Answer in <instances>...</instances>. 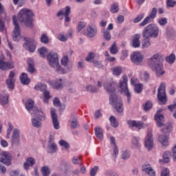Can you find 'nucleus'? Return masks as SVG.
I'll return each instance as SVG.
<instances>
[{
  "mask_svg": "<svg viewBox=\"0 0 176 176\" xmlns=\"http://www.w3.org/2000/svg\"><path fill=\"white\" fill-rule=\"evenodd\" d=\"M144 14H140L138 15L137 17L133 19V23H140V21H141V20L144 19Z\"/></svg>",
  "mask_w": 176,
  "mask_h": 176,
  "instance_id": "e2e57ef3",
  "label": "nucleus"
},
{
  "mask_svg": "<svg viewBox=\"0 0 176 176\" xmlns=\"http://www.w3.org/2000/svg\"><path fill=\"white\" fill-rule=\"evenodd\" d=\"M60 146H63L65 149H69V144L65 140H60L58 142Z\"/></svg>",
  "mask_w": 176,
  "mask_h": 176,
  "instance_id": "603ef678",
  "label": "nucleus"
},
{
  "mask_svg": "<svg viewBox=\"0 0 176 176\" xmlns=\"http://www.w3.org/2000/svg\"><path fill=\"white\" fill-rule=\"evenodd\" d=\"M35 164V160L33 157L27 158L26 162L23 164L25 170H30Z\"/></svg>",
  "mask_w": 176,
  "mask_h": 176,
  "instance_id": "5701e85b",
  "label": "nucleus"
},
{
  "mask_svg": "<svg viewBox=\"0 0 176 176\" xmlns=\"http://www.w3.org/2000/svg\"><path fill=\"white\" fill-rule=\"evenodd\" d=\"M168 109H169V111H170V112H174L173 113V118H175L176 119V103L175 102L173 104L168 105Z\"/></svg>",
  "mask_w": 176,
  "mask_h": 176,
  "instance_id": "37998d69",
  "label": "nucleus"
},
{
  "mask_svg": "<svg viewBox=\"0 0 176 176\" xmlns=\"http://www.w3.org/2000/svg\"><path fill=\"white\" fill-rule=\"evenodd\" d=\"M86 27V22L80 21L78 23V32H80V30L84 29Z\"/></svg>",
  "mask_w": 176,
  "mask_h": 176,
  "instance_id": "680f3d73",
  "label": "nucleus"
},
{
  "mask_svg": "<svg viewBox=\"0 0 176 176\" xmlns=\"http://www.w3.org/2000/svg\"><path fill=\"white\" fill-rule=\"evenodd\" d=\"M110 52L111 54H116L118 53V47L116 46V43H113L110 47Z\"/></svg>",
  "mask_w": 176,
  "mask_h": 176,
  "instance_id": "3c124183",
  "label": "nucleus"
},
{
  "mask_svg": "<svg viewBox=\"0 0 176 176\" xmlns=\"http://www.w3.org/2000/svg\"><path fill=\"white\" fill-rule=\"evenodd\" d=\"M41 43H44L45 45H47V43H49V37H47V34H43L41 35Z\"/></svg>",
  "mask_w": 176,
  "mask_h": 176,
  "instance_id": "79ce46f5",
  "label": "nucleus"
},
{
  "mask_svg": "<svg viewBox=\"0 0 176 176\" xmlns=\"http://www.w3.org/2000/svg\"><path fill=\"white\" fill-rule=\"evenodd\" d=\"M52 123L54 124V128L55 130H58L60 129V122H58V118H57V113H56V109H52L50 111Z\"/></svg>",
  "mask_w": 176,
  "mask_h": 176,
  "instance_id": "dca6fc26",
  "label": "nucleus"
},
{
  "mask_svg": "<svg viewBox=\"0 0 176 176\" xmlns=\"http://www.w3.org/2000/svg\"><path fill=\"white\" fill-rule=\"evenodd\" d=\"M98 171V166H94L90 171V175L91 176H96V174Z\"/></svg>",
  "mask_w": 176,
  "mask_h": 176,
  "instance_id": "774afa93",
  "label": "nucleus"
},
{
  "mask_svg": "<svg viewBox=\"0 0 176 176\" xmlns=\"http://www.w3.org/2000/svg\"><path fill=\"white\" fill-rule=\"evenodd\" d=\"M62 170L64 171L65 176H71L72 170L69 166H65L63 168H62Z\"/></svg>",
  "mask_w": 176,
  "mask_h": 176,
  "instance_id": "a19ab883",
  "label": "nucleus"
},
{
  "mask_svg": "<svg viewBox=\"0 0 176 176\" xmlns=\"http://www.w3.org/2000/svg\"><path fill=\"white\" fill-rule=\"evenodd\" d=\"M61 64L64 67H67L68 65V56H64L62 58Z\"/></svg>",
  "mask_w": 176,
  "mask_h": 176,
  "instance_id": "052dcab7",
  "label": "nucleus"
},
{
  "mask_svg": "<svg viewBox=\"0 0 176 176\" xmlns=\"http://www.w3.org/2000/svg\"><path fill=\"white\" fill-rule=\"evenodd\" d=\"M169 175H170V170H168V168H166L162 170L161 176H169Z\"/></svg>",
  "mask_w": 176,
  "mask_h": 176,
  "instance_id": "69168bd1",
  "label": "nucleus"
},
{
  "mask_svg": "<svg viewBox=\"0 0 176 176\" xmlns=\"http://www.w3.org/2000/svg\"><path fill=\"white\" fill-rule=\"evenodd\" d=\"M148 67L152 71H155L157 76H162L165 74L164 70H163V64L160 62V54L159 53L154 54L148 60Z\"/></svg>",
  "mask_w": 176,
  "mask_h": 176,
  "instance_id": "f03ea898",
  "label": "nucleus"
},
{
  "mask_svg": "<svg viewBox=\"0 0 176 176\" xmlns=\"http://www.w3.org/2000/svg\"><path fill=\"white\" fill-rule=\"evenodd\" d=\"M50 85H51V86H52L54 89L59 90V89H61L63 87V79L58 78L54 81H50Z\"/></svg>",
  "mask_w": 176,
  "mask_h": 176,
  "instance_id": "aec40b11",
  "label": "nucleus"
},
{
  "mask_svg": "<svg viewBox=\"0 0 176 176\" xmlns=\"http://www.w3.org/2000/svg\"><path fill=\"white\" fill-rule=\"evenodd\" d=\"M103 87L109 94V104L118 112L122 113L123 112V100L122 98L118 96L116 94V88L115 82L113 80L106 81L103 84Z\"/></svg>",
  "mask_w": 176,
  "mask_h": 176,
  "instance_id": "f257e3e1",
  "label": "nucleus"
},
{
  "mask_svg": "<svg viewBox=\"0 0 176 176\" xmlns=\"http://www.w3.org/2000/svg\"><path fill=\"white\" fill-rule=\"evenodd\" d=\"M28 67L27 71L29 72V74H35V71H36V69H35V62L32 58H28Z\"/></svg>",
  "mask_w": 176,
  "mask_h": 176,
  "instance_id": "6ab92c4d",
  "label": "nucleus"
},
{
  "mask_svg": "<svg viewBox=\"0 0 176 176\" xmlns=\"http://www.w3.org/2000/svg\"><path fill=\"white\" fill-rule=\"evenodd\" d=\"M41 172L43 176L50 175V169L47 166H43L41 168Z\"/></svg>",
  "mask_w": 176,
  "mask_h": 176,
  "instance_id": "ea45409f",
  "label": "nucleus"
},
{
  "mask_svg": "<svg viewBox=\"0 0 176 176\" xmlns=\"http://www.w3.org/2000/svg\"><path fill=\"white\" fill-rule=\"evenodd\" d=\"M176 5V1L173 0H166V6L167 8H174Z\"/></svg>",
  "mask_w": 176,
  "mask_h": 176,
  "instance_id": "6e6d98bb",
  "label": "nucleus"
},
{
  "mask_svg": "<svg viewBox=\"0 0 176 176\" xmlns=\"http://www.w3.org/2000/svg\"><path fill=\"white\" fill-rule=\"evenodd\" d=\"M131 60L135 65H141V63L144 60V55L140 52H133L131 55Z\"/></svg>",
  "mask_w": 176,
  "mask_h": 176,
  "instance_id": "ddd939ff",
  "label": "nucleus"
},
{
  "mask_svg": "<svg viewBox=\"0 0 176 176\" xmlns=\"http://www.w3.org/2000/svg\"><path fill=\"white\" fill-rule=\"evenodd\" d=\"M149 38H145L142 41V49H146L147 47H149L151 46V41L148 40Z\"/></svg>",
  "mask_w": 176,
  "mask_h": 176,
  "instance_id": "e433bc0d",
  "label": "nucleus"
},
{
  "mask_svg": "<svg viewBox=\"0 0 176 176\" xmlns=\"http://www.w3.org/2000/svg\"><path fill=\"white\" fill-rule=\"evenodd\" d=\"M157 14V8H153L151 10V12L148 14V16H146L143 21H142L140 23V27H145L146 24H149V23H152L155 19H156V16Z\"/></svg>",
  "mask_w": 176,
  "mask_h": 176,
  "instance_id": "9b49d317",
  "label": "nucleus"
},
{
  "mask_svg": "<svg viewBox=\"0 0 176 176\" xmlns=\"http://www.w3.org/2000/svg\"><path fill=\"white\" fill-rule=\"evenodd\" d=\"M8 102H9V96L0 95V104H1V105H6Z\"/></svg>",
  "mask_w": 176,
  "mask_h": 176,
  "instance_id": "7c9ffc66",
  "label": "nucleus"
},
{
  "mask_svg": "<svg viewBox=\"0 0 176 176\" xmlns=\"http://www.w3.org/2000/svg\"><path fill=\"white\" fill-rule=\"evenodd\" d=\"M141 36L140 34H135L132 38V47L137 48L141 46V41H140Z\"/></svg>",
  "mask_w": 176,
  "mask_h": 176,
  "instance_id": "4be33fe9",
  "label": "nucleus"
},
{
  "mask_svg": "<svg viewBox=\"0 0 176 176\" xmlns=\"http://www.w3.org/2000/svg\"><path fill=\"white\" fill-rule=\"evenodd\" d=\"M32 16L34 13L31 10L21 9L18 14V19L20 23H24L27 27L32 25Z\"/></svg>",
  "mask_w": 176,
  "mask_h": 176,
  "instance_id": "7ed1b4c3",
  "label": "nucleus"
},
{
  "mask_svg": "<svg viewBox=\"0 0 176 176\" xmlns=\"http://www.w3.org/2000/svg\"><path fill=\"white\" fill-rule=\"evenodd\" d=\"M34 90L42 91L43 93L45 91L47 90V85H46V84L39 82L34 86Z\"/></svg>",
  "mask_w": 176,
  "mask_h": 176,
  "instance_id": "cd10ccee",
  "label": "nucleus"
},
{
  "mask_svg": "<svg viewBox=\"0 0 176 176\" xmlns=\"http://www.w3.org/2000/svg\"><path fill=\"white\" fill-rule=\"evenodd\" d=\"M0 69H1V71H7L8 62H5L3 60H0Z\"/></svg>",
  "mask_w": 176,
  "mask_h": 176,
  "instance_id": "c03bdc74",
  "label": "nucleus"
},
{
  "mask_svg": "<svg viewBox=\"0 0 176 176\" xmlns=\"http://www.w3.org/2000/svg\"><path fill=\"white\" fill-rule=\"evenodd\" d=\"M127 82H129L127 76L123 75L122 80L120 81V89H121V93H124V96L127 98L128 104H130V101H131V94L129 90V87H127Z\"/></svg>",
  "mask_w": 176,
  "mask_h": 176,
  "instance_id": "423d86ee",
  "label": "nucleus"
},
{
  "mask_svg": "<svg viewBox=\"0 0 176 176\" xmlns=\"http://www.w3.org/2000/svg\"><path fill=\"white\" fill-rule=\"evenodd\" d=\"M25 108L31 115H34L36 111H41V108L34 107V101L32 100H29L26 102Z\"/></svg>",
  "mask_w": 176,
  "mask_h": 176,
  "instance_id": "2eb2a0df",
  "label": "nucleus"
},
{
  "mask_svg": "<svg viewBox=\"0 0 176 176\" xmlns=\"http://www.w3.org/2000/svg\"><path fill=\"white\" fill-rule=\"evenodd\" d=\"M109 121L111 122V126H112V127H118V126H119V122H118V120H116V118L113 116H111L109 118Z\"/></svg>",
  "mask_w": 176,
  "mask_h": 176,
  "instance_id": "f704fd0d",
  "label": "nucleus"
},
{
  "mask_svg": "<svg viewBox=\"0 0 176 176\" xmlns=\"http://www.w3.org/2000/svg\"><path fill=\"white\" fill-rule=\"evenodd\" d=\"M57 144L56 143H50L47 146V152L48 153H56L57 152Z\"/></svg>",
  "mask_w": 176,
  "mask_h": 176,
  "instance_id": "b1692460",
  "label": "nucleus"
},
{
  "mask_svg": "<svg viewBox=\"0 0 176 176\" xmlns=\"http://www.w3.org/2000/svg\"><path fill=\"white\" fill-rule=\"evenodd\" d=\"M47 60L50 67L55 68L57 72H63V68L58 62V54H57V52L55 51L50 52L47 55Z\"/></svg>",
  "mask_w": 176,
  "mask_h": 176,
  "instance_id": "39448f33",
  "label": "nucleus"
},
{
  "mask_svg": "<svg viewBox=\"0 0 176 176\" xmlns=\"http://www.w3.org/2000/svg\"><path fill=\"white\" fill-rule=\"evenodd\" d=\"M38 52L40 54V57H45L46 53H47V48H46V47H42L38 50Z\"/></svg>",
  "mask_w": 176,
  "mask_h": 176,
  "instance_id": "4c0bfd02",
  "label": "nucleus"
},
{
  "mask_svg": "<svg viewBox=\"0 0 176 176\" xmlns=\"http://www.w3.org/2000/svg\"><path fill=\"white\" fill-rule=\"evenodd\" d=\"M158 141L164 146H167V145H168V136L166 135H160L158 137Z\"/></svg>",
  "mask_w": 176,
  "mask_h": 176,
  "instance_id": "bb28decb",
  "label": "nucleus"
},
{
  "mask_svg": "<svg viewBox=\"0 0 176 176\" xmlns=\"http://www.w3.org/2000/svg\"><path fill=\"white\" fill-rule=\"evenodd\" d=\"M142 90H144V85L142 84L138 83L134 85V91L137 93V94H141Z\"/></svg>",
  "mask_w": 176,
  "mask_h": 176,
  "instance_id": "c756f323",
  "label": "nucleus"
},
{
  "mask_svg": "<svg viewBox=\"0 0 176 176\" xmlns=\"http://www.w3.org/2000/svg\"><path fill=\"white\" fill-rule=\"evenodd\" d=\"M73 164H80L82 165V162L80 161V157H74L72 159Z\"/></svg>",
  "mask_w": 176,
  "mask_h": 176,
  "instance_id": "bf43d9fd",
  "label": "nucleus"
},
{
  "mask_svg": "<svg viewBox=\"0 0 176 176\" xmlns=\"http://www.w3.org/2000/svg\"><path fill=\"white\" fill-rule=\"evenodd\" d=\"M12 21L14 25V28L12 32V39L14 42H19L21 38V31L20 30V25H19V21L17 20V16L14 15L12 16Z\"/></svg>",
  "mask_w": 176,
  "mask_h": 176,
  "instance_id": "6e6552de",
  "label": "nucleus"
},
{
  "mask_svg": "<svg viewBox=\"0 0 176 176\" xmlns=\"http://www.w3.org/2000/svg\"><path fill=\"white\" fill-rule=\"evenodd\" d=\"M103 37L105 39V41H109L112 38L111 36V32L109 30H105V29H103L102 30Z\"/></svg>",
  "mask_w": 176,
  "mask_h": 176,
  "instance_id": "473e14b6",
  "label": "nucleus"
},
{
  "mask_svg": "<svg viewBox=\"0 0 176 176\" xmlns=\"http://www.w3.org/2000/svg\"><path fill=\"white\" fill-rule=\"evenodd\" d=\"M152 168V166H151V164H144L142 166V171H145L146 173Z\"/></svg>",
  "mask_w": 176,
  "mask_h": 176,
  "instance_id": "0e129e2a",
  "label": "nucleus"
},
{
  "mask_svg": "<svg viewBox=\"0 0 176 176\" xmlns=\"http://www.w3.org/2000/svg\"><path fill=\"white\" fill-rule=\"evenodd\" d=\"M142 36L144 39L157 38L159 36V27L153 23L148 25L143 30Z\"/></svg>",
  "mask_w": 176,
  "mask_h": 176,
  "instance_id": "20e7f679",
  "label": "nucleus"
},
{
  "mask_svg": "<svg viewBox=\"0 0 176 176\" xmlns=\"http://www.w3.org/2000/svg\"><path fill=\"white\" fill-rule=\"evenodd\" d=\"M132 144L137 148L140 146V138H137L135 136H133L132 138Z\"/></svg>",
  "mask_w": 176,
  "mask_h": 176,
  "instance_id": "8fccbe9b",
  "label": "nucleus"
},
{
  "mask_svg": "<svg viewBox=\"0 0 176 176\" xmlns=\"http://www.w3.org/2000/svg\"><path fill=\"white\" fill-rule=\"evenodd\" d=\"M11 142L12 145H19L20 144V131L19 129H14Z\"/></svg>",
  "mask_w": 176,
  "mask_h": 176,
  "instance_id": "f3484780",
  "label": "nucleus"
},
{
  "mask_svg": "<svg viewBox=\"0 0 176 176\" xmlns=\"http://www.w3.org/2000/svg\"><path fill=\"white\" fill-rule=\"evenodd\" d=\"M71 13V8L69 6L65 7V23H69L71 19H69V14Z\"/></svg>",
  "mask_w": 176,
  "mask_h": 176,
  "instance_id": "c85d7f7f",
  "label": "nucleus"
},
{
  "mask_svg": "<svg viewBox=\"0 0 176 176\" xmlns=\"http://www.w3.org/2000/svg\"><path fill=\"white\" fill-rule=\"evenodd\" d=\"M97 35V27L94 25H89L87 28V36L88 38H94Z\"/></svg>",
  "mask_w": 176,
  "mask_h": 176,
  "instance_id": "a211bd4d",
  "label": "nucleus"
},
{
  "mask_svg": "<svg viewBox=\"0 0 176 176\" xmlns=\"http://www.w3.org/2000/svg\"><path fill=\"white\" fill-rule=\"evenodd\" d=\"M43 93V102L45 104H47L49 102V100H50V91L49 90L46 89Z\"/></svg>",
  "mask_w": 176,
  "mask_h": 176,
  "instance_id": "c9c22d12",
  "label": "nucleus"
},
{
  "mask_svg": "<svg viewBox=\"0 0 176 176\" xmlns=\"http://www.w3.org/2000/svg\"><path fill=\"white\" fill-rule=\"evenodd\" d=\"M93 64L94 67H96V68H102V63L101 61L94 60Z\"/></svg>",
  "mask_w": 176,
  "mask_h": 176,
  "instance_id": "338daca9",
  "label": "nucleus"
},
{
  "mask_svg": "<svg viewBox=\"0 0 176 176\" xmlns=\"http://www.w3.org/2000/svg\"><path fill=\"white\" fill-rule=\"evenodd\" d=\"M111 13H118L119 12V6L113 4L111 7Z\"/></svg>",
  "mask_w": 176,
  "mask_h": 176,
  "instance_id": "4d7b16f0",
  "label": "nucleus"
},
{
  "mask_svg": "<svg viewBox=\"0 0 176 176\" xmlns=\"http://www.w3.org/2000/svg\"><path fill=\"white\" fill-rule=\"evenodd\" d=\"M157 100L162 105L167 104V95L166 94V84L161 83L157 89Z\"/></svg>",
  "mask_w": 176,
  "mask_h": 176,
  "instance_id": "1a4fd4ad",
  "label": "nucleus"
},
{
  "mask_svg": "<svg viewBox=\"0 0 176 176\" xmlns=\"http://www.w3.org/2000/svg\"><path fill=\"white\" fill-rule=\"evenodd\" d=\"M153 105L152 102L151 100H148L143 106L144 110L146 111H149V109L152 108Z\"/></svg>",
  "mask_w": 176,
  "mask_h": 176,
  "instance_id": "a18cd8bd",
  "label": "nucleus"
},
{
  "mask_svg": "<svg viewBox=\"0 0 176 176\" xmlns=\"http://www.w3.org/2000/svg\"><path fill=\"white\" fill-rule=\"evenodd\" d=\"M161 131H162L164 134H167V133H170V131H171V125H166L161 130Z\"/></svg>",
  "mask_w": 176,
  "mask_h": 176,
  "instance_id": "5fc2aeb1",
  "label": "nucleus"
},
{
  "mask_svg": "<svg viewBox=\"0 0 176 176\" xmlns=\"http://www.w3.org/2000/svg\"><path fill=\"white\" fill-rule=\"evenodd\" d=\"M113 74V75H116L117 76H119L120 74H122V67H114L112 69Z\"/></svg>",
  "mask_w": 176,
  "mask_h": 176,
  "instance_id": "de8ad7c7",
  "label": "nucleus"
},
{
  "mask_svg": "<svg viewBox=\"0 0 176 176\" xmlns=\"http://www.w3.org/2000/svg\"><path fill=\"white\" fill-rule=\"evenodd\" d=\"M34 116H35V118H32V126H33V127H36V129H39V127L42 126L41 122L45 120L46 117L45 116V114H43L42 110L36 111Z\"/></svg>",
  "mask_w": 176,
  "mask_h": 176,
  "instance_id": "0eeeda50",
  "label": "nucleus"
},
{
  "mask_svg": "<svg viewBox=\"0 0 176 176\" xmlns=\"http://www.w3.org/2000/svg\"><path fill=\"white\" fill-rule=\"evenodd\" d=\"M170 156L171 153L170 151H165L162 155L164 163H168L170 162Z\"/></svg>",
  "mask_w": 176,
  "mask_h": 176,
  "instance_id": "72a5a7b5",
  "label": "nucleus"
},
{
  "mask_svg": "<svg viewBox=\"0 0 176 176\" xmlns=\"http://www.w3.org/2000/svg\"><path fill=\"white\" fill-rule=\"evenodd\" d=\"M144 145L148 151H152V149H153V134H152V132H148L147 133V137L145 139Z\"/></svg>",
  "mask_w": 176,
  "mask_h": 176,
  "instance_id": "4468645a",
  "label": "nucleus"
},
{
  "mask_svg": "<svg viewBox=\"0 0 176 176\" xmlns=\"http://www.w3.org/2000/svg\"><path fill=\"white\" fill-rule=\"evenodd\" d=\"M70 127L72 129L78 127V115L75 113L71 115Z\"/></svg>",
  "mask_w": 176,
  "mask_h": 176,
  "instance_id": "412c9836",
  "label": "nucleus"
},
{
  "mask_svg": "<svg viewBox=\"0 0 176 176\" xmlns=\"http://www.w3.org/2000/svg\"><path fill=\"white\" fill-rule=\"evenodd\" d=\"M155 120L156 121L157 126L158 127H162L164 126L163 124V119H164V116L162 114H156L154 118Z\"/></svg>",
  "mask_w": 176,
  "mask_h": 176,
  "instance_id": "a878e982",
  "label": "nucleus"
},
{
  "mask_svg": "<svg viewBox=\"0 0 176 176\" xmlns=\"http://www.w3.org/2000/svg\"><path fill=\"white\" fill-rule=\"evenodd\" d=\"M6 83H7L9 89H11L12 90H13V89H14V80L7 79Z\"/></svg>",
  "mask_w": 176,
  "mask_h": 176,
  "instance_id": "09e8293b",
  "label": "nucleus"
},
{
  "mask_svg": "<svg viewBox=\"0 0 176 176\" xmlns=\"http://www.w3.org/2000/svg\"><path fill=\"white\" fill-rule=\"evenodd\" d=\"M175 54H171L170 56L165 58V60L166 63H168V64H174V63H175Z\"/></svg>",
  "mask_w": 176,
  "mask_h": 176,
  "instance_id": "2f4dec72",
  "label": "nucleus"
},
{
  "mask_svg": "<svg viewBox=\"0 0 176 176\" xmlns=\"http://www.w3.org/2000/svg\"><path fill=\"white\" fill-rule=\"evenodd\" d=\"M0 162L6 166H10V163H12V155L10 153L0 150Z\"/></svg>",
  "mask_w": 176,
  "mask_h": 176,
  "instance_id": "f8f14e48",
  "label": "nucleus"
},
{
  "mask_svg": "<svg viewBox=\"0 0 176 176\" xmlns=\"http://www.w3.org/2000/svg\"><path fill=\"white\" fill-rule=\"evenodd\" d=\"M23 47L30 53H34L36 50V41L34 38L24 37Z\"/></svg>",
  "mask_w": 176,
  "mask_h": 176,
  "instance_id": "9d476101",
  "label": "nucleus"
},
{
  "mask_svg": "<svg viewBox=\"0 0 176 176\" xmlns=\"http://www.w3.org/2000/svg\"><path fill=\"white\" fill-rule=\"evenodd\" d=\"M20 81L22 85H30V83L31 82V79L28 78V75L27 74L22 73L20 76Z\"/></svg>",
  "mask_w": 176,
  "mask_h": 176,
  "instance_id": "393cba45",
  "label": "nucleus"
},
{
  "mask_svg": "<svg viewBox=\"0 0 176 176\" xmlns=\"http://www.w3.org/2000/svg\"><path fill=\"white\" fill-rule=\"evenodd\" d=\"M95 134L99 140H102V129L101 128H96L95 129Z\"/></svg>",
  "mask_w": 176,
  "mask_h": 176,
  "instance_id": "58836bf2",
  "label": "nucleus"
},
{
  "mask_svg": "<svg viewBox=\"0 0 176 176\" xmlns=\"http://www.w3.org/2000/svg\"><path fill=\"white\" fill-rule=\"evenodd\" d=\"M130 155L129 151H125L122 153L121 157L123 160H128V159H130Z\"/></svg>",
  "mask_w": 176,
  "mask_h": 176,
  "instance_id": "864d4df0",
  "label": "nucleus"
},
{
  "mask_svg": "<svg viewBox=\"0 0 176 176\" xmlns=\"http://www.w3.org/2000/svg\"><path fill=\"white\" fill-rule=\"evenodd\" d=\"M158 24L162 26L166 25V24H167V18L162 17L161 19H160L158 20Z\"/></svg>",
  "mask_w": 176,
  "mask_h": 176,
  "instance_id": "13d9d810",
  "label": "nucleus"
},
{
  "mask_svg": "<svg viewBox=\"0 0 176 176\" xmlns=\"http://www.w3.org/2000/svg\"><path fill=\"white\" fill-rule=\"evenodd\" d=\"M94 57H96V54H94V52H91L87 54V57L85 58V60L88 61V63H90V61L94 60Z\"/></svg>",
  "mask_w": 176,
  "mask_h": 176,
  "instance_id": "49530a36",
  "label": "nucleus"
}]
</instances>
